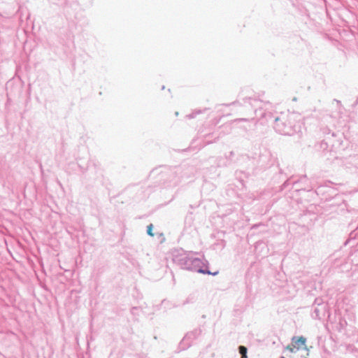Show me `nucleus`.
I'll return each instance as SVG.
<instances>
[{
    "label": "nucleus",
    "instance_id": "f257e3e1",
    "mask_svg": "<svg viewBox=\"0 0 358 358\" xmlns=\"http://www.w3.org/2000/svg\"><path fill=\"white\" fill-rule=\"evenodd\" d=\"M286 350L290 352H296L301 350L308 351V349L306 345V338L303 336H294L292 338L291 344L286 347Z\"/></svg>",
    "mask_w": 358,
    "mask_h": 358
},
{
    "label": "nucleus",
    "instance_id": "f03ea898",
    "mask_svg": "<svg viewBox=\"0 0 358 358\" xmlns=\"http://www.w3.org/2000/svg\"><path fill=\"white\" fill-rule=\"evenodd\" d=\"M239 352L243 357H245L247 355V348L245 346H240Z\"/></svg>",
    "mask_w": 358,
    "mask_h": 358
},
{
    "label": "nucleus",
    "instance_id": "7ed1b4c3",
    "mask_svg": "<svg viewBox=\"0 0 358 358\" xmlns=\"http://www.w3.org/2000/svg\"><path fill=\"white\" fill-rule=\"evenodd\" d=\"M152 227H153V225L152 224H150V225L148 226L147 232H148V235H150V236H154V234L152 233Z\"/></svg>",
    "mask_w": 358,
    "mask_h": 358
},
{
    "label": "nucleus",
    "instance_id": "20e7f679",
    "mask_svg": "<svg viewBox=\"0 0 358 358\" xmlns=\"http://www.w3.org/2000/svg\"><path fill=\"white\" fill-rule=\"evenodd\" d=\"M241 358H247V355H245V357H241Z\"/></svg>",
    "mask_w": 358,
    "mask_h": 358
},
{
    "label": "nucleus",
    "instance_id": "39448f33",
    "mask_svg": "<svg viewBox=\"0 0 358 358\" xmlns=\"http://www.w3.org/2000/svg\"><path fill=\"white\" fill-rule=\"evenodd\" d=\"M282 358H285V357H282Z\"/></svg>",
    "mask_w": 358,
    "mask_h": 358
}]
</instances>
